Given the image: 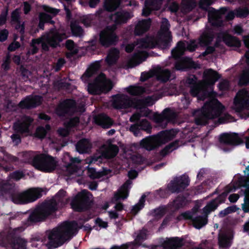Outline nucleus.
<instances>
[{"instance_id":"f257e3e1","label":"nucleus","mask_w":249,"mask_h":249,"mask_svg":"<svg viewBox=\"0 0 249 249\" xmlns=\"http://www.w3.org/2000/svg\"><path fill=\"white\" fill-rule=\"evenodd\" d=\"M77 223L66 221L53 229L48 236L49 244L53 248L62 246L67 240H70L77 231Z\"/></svg>"},{"instance_id":"f03ea898","label":"nucleus","mask_w":249,"mask_h":249,"mask_svg":"<svg viewBox=\"0 0 249 249\" xmlns=\"http://www.w3.org/2000/svg\"><path fill=\"white\" fill-rule=\"evenodd\" d=\"M58 210V203L53 198L45 200L36 207L30 213L27 223L29 225H34L45 221L50 216L55 214Z\"/></svg>"},{"instance_id":"7ed1b4c3","label":"nucleus","mask_w":249,"mask_h":249,"mask_svg":"<svg viewBox=\"0 0 249 249\" xmlns=\"http://www.w3.org/2000/svg\"><path fill=\"white\" fill-rule=\"evenodd\" d=\"M224 107L217 99L213 98L207 101L196 112L197 114L195 118V123L197 125H205L208 124L209 120L218 117Z\"/></svg>"},{"instance_id":"20e7f679","label":"nucleus","mask_w":249,"mask_h":249,"mask_svg":"<svg viewBox=\"0 0 249 249\" xmlns=\"http://www.w3.org/2000/svg\"><path fill=\"white\" fill-rule=\"evenodd\" d=\"M177 133L174 129L160 131L156 135L143 139L140 142V145L148 151L153 150L173 140Z\"/></svg>"},{"instance_id":"39448f33","label":"nucleus","mask_w":249,"mask_h":249,"mask_svg":"<svg viewBox=\"0 0 249 249\" xmlns=\"http://www.w3.org/2000/svg\"><path fill=\"white\" fill-rule=\"evenodd\" d=\"M24 156L27 158L28 162H31L38 170L50 173L56 168V161L53 157L49 155L40 154L35 156L32 152H26L24 153Z\"/></svg>"},{"instance_id":"423d86ee","label":"nucleus","mask_w":249,"mask_h":249,"mask_svg":"<svg viewBox=\"0 0 249 249\" xmlns=\"http://www.w3.org/2000/svg\"><path fill=\"white\" fill-rule=\"evenodd\" d=\"M46 189L33 188L21 193H12L11 198L15 204H26L36 201L42 196L43 193L46 194Z\"/></svg>"},{"instance_id":"0eeeda50","label":"nucleus","mask_w":249,"mask_h":249,"mask_svg":"<svg viewBox=\"0 0 249 249\" xmlns=\"http://www.w3.org/2000/svg\"><path fill=\"white\" fill-rule=\"evenodd\" d=\"M112 106L117 109H127L130 107H142L144 105V100L138 98H131L124 94H117L112 96Z\"/></svg>"},{"instance_id":"6e6552de","label":"nucleus","mask_w":249,"mask_h":249,"mask_svg":"<svg viewBox=\"0 0 249 249\" xmlns=\"http://www.w3.org/2000/svg\"><path fill=\"white\" fill-rule=\"evenodd\" d=\"M33 121L31 117L24 115L21 118L20 121L14 123L13 128L15 133L13 134L11 138L16 145H18L21 142L20 135L29 132V127Z\"/></svg>"},{"instance_id":"1a4fd4ad","label":"nucleus","mask_w":249,"mask_h":249,"mask_svg":"<svg viewBox=\"0 0 249 249\" xmlns=\"http://www.w3.org/2000/svg\"><path fill=\"white\" fill-rule=\"evenodd\" d=\"M92 194L86 190L78 193L71 200V208L75 212H82L89 210L92 204L90 196Z\"/></svg>"},{"instance_id":"9d476101","label":"nucleus","mask_w":249,"mask_h":249,"mask_svg":"<svg viewBox=\"0 0 249 249\" xmlns=\"http://www.w3.org/2000/svg\"><path fill=\"white\" fill-rule=\"evenodd\" d=\"M116 29L115 26H107L100 32L99 42L102 46L108 48L117 44L119 37L115 32Z\"/></svg>"},{"instance_id":"9b49d317","label":"nucleus","mask_w":249,"mask_h":249,"mask_svg":"<svg viewBox=\"0 0 249 249\" xmlns=\"http://www.w3.org/2000/svg\"><path fill=\"white\" fill-rule=\"evenodd\" d=\"M190 181L188 176L184 174L174 178L167 184V188L171 194H179L187 188L190 184Z\"/></svg>"},{"instance_id":"f8f14e48","label":"nucleus","mask_w":249,"mask_h":249,"mask_svg":"<svg viewBox=\"0 0 249 249\" xmlns=\"http://www.w3.org/2000/svg\"><path fill=\"white\" fill-rule=\"evenodd\" d=\"M234 109L240 113L245 109L249 110V89H240L234 98Z\"/></svg>"},{"instance_id":"ddd939ff","label":"nucleus","mask_w":249,"mask_h":249,"mask_svg":"<svg viewBox=\"0 0 249 249\" xmlns=\"http://www.w3.org/2000/svg\"><path fill=\"white\" fill-rule=\"evenodd\" d=\"M227 12L226 7H221L219 10L211 7L208 11V21L212 26L220 27L223 25L222 15H225Z\"/></svg>"},{"instance_id":"4468645a","label":"nucleus","mask_w":249,"mask_h":249,"mask_svg":"<svg viewBox=\"0 0 249 249\" xmlns=\"http://www.w3.org/2000/svg\"><path fill=\"white\" fill-rule=\"evenodd\" d=\"M232 190L229 186H226L225 190L223 193L219 195L215 198L212 199L203 208L204 213L208 214L215 210L220 204L225 202L228 194Z\"/></svg>"},{"instance_id":"2eb2a0df","label":"nucleus","mask_w":249,"mask_h":249,"mask_svg":"<svg viewBox=\"0 0 249 249\" xmlns=\"http://www.w3.org/2000/svg\"><path fill=\"white\" fill-rule=\"evenodd\" d=\"M175 118V113L170 108H165L161 114L156 113L154 115L155 123L162 128H165L168 123L174 120Z\"/></svg>"},{"instance_id":"dca6fc26","label":"nucleus","mask_w":249,"mask_h":249,"mask_svg":"<svg viewBox=\"0 0 249 249\" xmlns=\"http://www.w3.org/2000/svg\"><path fill=\"white\" fill-rule=\"evenodd\" d=\"M76 108V103L71 99H66L60 102L55 109L56 114L59 117H64L69 114Z\"/></svg>"},{"instance_id":"f3484780","label":"nucleus","mask_w":249,"mask_h":249,"mask_svg":"<svg viewBox=\"0 0 249 249\" xmlns=\"http://www.w3.org/2000/svg\"><path fill=\"white\" fill-rule=\"evenodd\" d=\"M221 144L232 146H237L243 143V140L236 133H223L219 137Z\"/></svg>"},{"instance_id":"a211bd4d","label":"nucleus","mask_w":249,"mask_h":249,"mask_svg":"<svg viewBox=\"0 0 249 249\" xmlns=\"http://www.w3.org/2000/svg\"><path fill=\"white\" fill-rule=\"evenodd\" d=\"M176 62L175 67L177 70L185 71L192 69H197L200 68L199 65L194 61L192 58L188 57L180 56L175 59Z\"/></svg>"},{"instance_id":"6ab92c4d","label":"nucleus","mask_w":249,"mask_h":249,"mask_svg":"<svg viewBox=\"0 0 249 249\" xmlns=\"http://www.w3.org/2000/svg\"><path fill=\"white\" fill-rule=\"evenodd\" d=\"M42 97L39 95L27 96L19 103V107L22 109H31L41 105Z\"/></svg>"},{"instance_id":"aec40b11","label":"nucleus","mask_w":249,"mask_h":249,"mask_svg":"<svg viewBox=\"0 0 249 249\" xmlns=\"http://www.w3.org/2000/svg\"><path fill=\"white\" fill-rule=\"evenodd\" d=\"M146 238V231L145 230H141L139 231L133 242H128L120 246L114 245L110 249H129V248L135 245L140 246Z\"/></svg>"},{"instance_id":"412c9836","label":"nucleus","mask_w":249,"mask_h":249,"mask_svg":"<svg viewBox=\"0 0 249 249\" xmlns=\"http://www.w3.org/2000/svg\"><path fill=\"white\" fill-rule=\"evenodd\" d=\"M152 126L150 123L146 119H142L138 123L131 125L129 130L133 133L135 136L141 135V131L143 130L147 133L151 132Z\"/></svg>"},{"instance_id":"4be33fe9","label":"nucleus","mask_w":249,"mask_h":249,"mask_svg":"<svg viewBox=\"0 0 249 249\" xmlns=\"http://www.w3.org/2000/svg\"><path fill=\"white\" fill-rule=\"evenodd\" d=\"M131 18L128 12L124 10L119 11L112 14L109 17L110 19L113 21L114 25L112 26L114 28L116 25H121L127 22Z\"/></svg>"},{"instance_id":"5701e85b","label":"nucleus","mask_w":249,"mask_h":249,"mask_svg":"<svg viewBox=\"0 0 249 249\" xmlns=\"http://www.w3.org/2000/svg\"><path fill=\"white\" fill-rule=\"evenodd\" d=\"M50 47L56 48L59 43L62 41V37L60 34L55 29L51 28L49 33L43 35Z\"/></svg>"},{"instance_id":"b1692460","label":"nucleus","mask_w":249,"mask_h":249,"mask_svg":"<svg viewBox=\"0 0 249 249\" xmlns=\"http://www.w3.org/2000/svg\"><path fill=\"white\" fill-rule=\"evenodd\" d=\"M215 37L213 29L207 28L198 38V44L201 47H205L212 44Z\"/></svg>"},{"instance_id":"393cba45","label":"nucleus","mask_w":249,"mask_h":249,"mask_svg":"<svg viewBox=\"0 0 249 249\" xmlns=\"http://www.w3.org/2000/svg\"><path fill=\"white\" fill-rule=\"evenodd\" d=\"M184 239L179 237L168 238L162 244V249H179L184 245Z\"/></svg>"},{"instance_id":"a878e982","label":"nucleus","mask_w":249,"mask_h":249,"mask_svg":"<svg viewBox=\"0 0 249 249\" xmlns=\"http://www.w3.org/2000/svg\"><path fill=\"white\" fill-rule=\"evenodd\" d=\"M93 121L95 124L104 128H108L113 124L111 119L104 113H101L95 116L93 118Z\"/></svg>"},{"instance_id":"bb28decb","label":"nucleus","mask_w":249,"mask_h":249,"mask_svg":"<svg viewBox=\"0 0 249 249\" xmlns=\"http://www.w3.org/2000/svg\"><path fill=\"white\" fill-rule=\"evenodd\" d=\"M152 20L150 18L144 19L138 21L134 29L136 36H141L146 32L149 29Z\"/></svg>"},{"instance_id":"cd10ccee","label":"nucleus","mask_w":249,"mask_h":249,"mask_svg":"<svg viewBox=\"0 0 249 249\" xmlns=\"http://www.w3.org/2000/svg\"><path fill=\"white\" fill-rule=\"evenodd\" d=\"M171 35H159V36L155 39V48L158 47L162 49H168L171 46Z\"/></svg>"},{"instance_id":"c85d7f7f","label":"nucleus","mask_w":249,"mask_h":249,"mask_svg":"<svg viewBox=\"0 0 249 249\" xmlns=\"http://www.w3.org/2000/svg\"><path fill=\"white\" fill-rule=\"evenodd\" d=\"M92 148V144L90 141L86 138H83L78 141L75 144L76 151L79 154L89 153Z\"/></svg>"},{"instance_id":"c756f323","label":"nucleus","mask_w":249,"mask_h":249,"mask_svg":"<svg viewBox=\"0 0 249 249\" xmlns=\"http://www.w3.org/2000/svg\"><path fill=\"white\" fill-rule=\"evenodd\" d=\"M132 183V182L130 179H128L123 184L120 189L119 192L114 194V198L116 201L121 199H126L128 196L129 189Z\"/></svg>"},{"instance_id":"7c9ffc66","label":"nucleus","mask_w":249,"mask_h":249,"mask_svg":"<svg viewBox=\"0 0 249 249\" xmlns=\"http://www.w3.org/2000/svg\"><path fill=\"white\" fill-rule=\"evenodd\" d=\"M120 57V51L116 48H112L108 51L105 62L110 66L116 64Z\"/></svg>"},{"instance_id":"2f4dec72","label":"nucleus","mask_w":249,"mask_h":249,"mask_svg":"<svg viewBox=\"0 0 249 249\" xmlns=\"http://www.w3.org/2000/svg\"><path fill=\"white\" fill-rule=\"evenodd\" d=\"M103 76V75H98L92 83L88 84V90L90 94L97 95L102 93L100 79Z\"/></svg>"},{"instance_id":"473e14b6","label":"nucleus","mask_w":249,"mask_h":249,"mask_svg":"<svg viewBox=\"0 0 249 249\" xmlns=\"http://www.w3.org/2000/svg\"><path fill=\"white\" fill-rule=\"evenodd\" d=\"M188 203L187 197L183 195H178L176 198L170 204L171 208L178 210L184 207Z\"/></svg>"},{"instance_id":"72a5a7b5","label":"nucleus","mask_w":249,"mask_h":249,"mask_svg":"<svg viewBox=\"0 0 249 249\" xmlns=\"http://www.w3.org/2000/svg\"><path fill=\"white\" fill-rule=\"evenodd\" d=\"M223 41L228 46L239 47L241 46V41L237 37L228 34H225L222 36Z\"/></svg>"},{"instance_id":"f704fd0d","label":"nucleus","mask_w":249,"mask_h":249,"mask_svg":"<svg viewBox=\"0 0 249 249\" xmlns=\"http://www.w3.org/2000/svg\"><path fill=\"white\" fill-rule=\"evenodd\" d=\"M99 75H103L100 79L102 93H107L112 89L113 83L111 80H107L106 76L104 73L101 72Z\"/></svg>"},{"instance_id":"c9c22d12","label":"nucleus","mask_w":249,"mask_h":249,"mask_svg":"<svg viewBox=\"0 0 249 249\" xmlns=\"http://www.w3.org/2000/svg\"><path fill=\"white\" fill-rule=\"evenodd\" d=\"M154 75L157 77L158 80L163 82H166L169 80L171 73L168 69L162 70L161 68H159L154 71Z\"/></svg>"},{"instance_id":"e433bc0d","label":"nucleus","mask_w":249,"mask_h":249,"mask_svg":"<svg viewBox=\"0 0 249 249\" xmlns=\"http://www.w3.org/2000/svg\"><path fill=\"white\" fill-rule=\"evenodd\" d=\"M185 51H186L185 43L182 41H179L178 42L176 47L172 50L171 55L174 59L178 58L183 55Z\"/></svg>"},{"instance_id":"4c0bfd02","label":"nucleus","mask_w":249,"mask_h":249,"mask_svg":"<svg viewBox=\"0 0 249 249\" xmlns=\"http://www.w3.org/2000/svg\"><path fill=\"white\" fill-rule=\"evenodd\" d=\"M119 152V148L115 144H111L102 152V155L107 159H111L115 157Z\"/></svg>"},{"instance_id":"58836bf2","label":"nucleus","mask_w":249,"mask_h":249,"mask_svg":"<svg viewBox=\"0 0 249 249\" xmlns=\"http://www.w3.org/2000/svg\"><path fill=\"white\" fill-rule=\"evenodd\" d=\"M138 44L143 49H153L155 48V39L153 37L147 36L140 39Z\"/></svg>"},{"instance_id":"ea45409f","label":"nucleus","mask_w":249,"mask_h":249,"mask_svg":"<svg viewBox=\"0 0 249 249\" xmlns=\"http://www.w3.org/2000/svg\"><path fill=\"white\" fill-rule=\"evenodd\" d=\"M101 67L100 62L96 61L91 64L84 73L83 76L89 78L96 74Z\"/></svg>"},{"instance_id":"a19ab883","label":"nucleus","mask_w":249,"mask_h":249,"mask_svg":"<svg viewBox=\"0 0 249 249\" xmlns=\"http://www.w3.org/2000/svg\"><path fill=\"white\" fill-rule=\"evenodd\" d=\"M203 75L205 79L211 84L215 83L220 78L219 73L211 69L204 71Z\"/></svg>"},{"instance_id":"79ce46f5","label":"nucleus","mask_w":249,"mask_h":249,"mask_svg":"<svg viewBox=\"0 0 249 249\" xmlns=\"http://www.w3.org/2000/svg\"><path fill=\"white\" fill-rule=\"evenodd\" d=\"M126 91L132 96H140L145 92L142 86L132 85L126 88Z\"/></svg>"},{"instance_id":"37998d69","label":"nucleus","mask_w":249,"mask_h":249,"mask_svg":"<svg viewBox=\"0 0 249 249\" xmlns=\"http://www.w3.org/2000/svg\"><path fill=\"white\" fill-rule=\"evenodd\" d=\"M70 28L73 36L81 37L83 36L84 30L76 21H72L71 22Z\"/></svg>"},{"instance_id":"c03bdc74","label":"nucleus","mask_w":249,"mask_h":249,"mask_svg":"<svg viewBox=\"0 0 249 249\" xmlns=\"http://www.w3.org/2000/svg\"><path fill=\"white\" fill-rule=\"evenodd\" d=\"M178 141L177 140L175 141L166 145L164 148L161 150L160 152V155L161 157H164L173 150L178 148Z\"/></svg>"},{"instance_id":"a18cd8bd","label":"nucleus","mask_w":249,"mask_h":249,"mask_svg":"<svg viewBox=\"0 0 249 249\" xmlns=\"http://www.w3.org/2000/svg\"><path fill=\"white\" fill-rule=\"evenodd\" d=\"M192 222L195 228L200 229L207 224L208 219L207 216L199 215L194 217Z\"/></svg>"},{"instance_id":"49530a36","label":"nucleus","mask_w":249,"mask_h":249,"mask_svg":"<svg viewBox=\"0 0 249 249\" xmlns=\"http://www.w3.org/2000/svg\"><path fill=\"white\" fill-rule=\"evenodd\" d=\"M138 100H144V105L142 107H136V109L143 108V110L142 111V112H144L143 115L146 117L148 116L150 111L148 108H146V107L152 105L154 104V101L153 99L151 97L148 96L145 99H138Z\"/></svg>"},{"instance_id":"de8ad7c7","label":"nucleus","mask_w":249,"mask_h":249,"mask_svg":"<svg viewBox=\"0 0 249 249\" xmlns=\"http://www.w3.org/2000/svg\"><path fill=\"white\" fill-rule=\"evenodd\" d=\"M41 43L40 39H33L30 44L31 48L28 51V53L32 55L37 53L39 51V47H37V45H40Z\"/></svg>"},{"instance_id":"09e8293b","label":"nucleus","mask_w":249,"mask_h":249,"mask_svg":"<svg viewBox=\"0 0 249 249\" xmlns=\"http://www.w3.org/2000/svg\"><path fill=\"white\" fill-rule=\"evenodd\" d=\"M181 4L183 9L188 12L192 11L196 6L195 0H182Z\"/></svg>"},{"instance_id":"8fccbe9b","label":"nucleus","mask_w":249,"mask_h":249,"mask_svg":"<svg viewBox=\"0 0 249 249\" xmlns=\"http://www.w3.org/2000/svg\"><path fill=\"white\" fill-rule=\"evenodd\" d=\"M119 6V3L114 0H106L104 3V9L108 12L115 11Z\"/></svg>"},{"instance_id":"3c124183","label":"nucleus","mask_w":249,"mask_h":249,"mask_svg":"<svg viewBox=\"0 0 249 249\" xmlns=\"http://www.w3.org/2000/svg\"><path fill=\"white\" fill-rule=\"evenodd\" d=\"M218 245L221 248H228L231 246L228 236L224 233L220 234L218 236Z\"/></svg>"},{"instance_id":"603ef678","label":"nucleus","mask_w":249,"mask_h":249,"mask_svg":"<svg viewBox=\"0 0 249 249\" xmlns=\"http://www.w3.org/2000/svg\"><path fill=\"white\" fill-rule=\"evenodd\" d=\"M170 27V24L168 20L166 18H163L160 25V35H164L166 33L171 35V32H169Z\"/></svg>"},{"instance_id":"864d4df0","label":"nucleus","mask_w":249,"mask_h":249,"mask_svg":"<svg viewBox=\"0 0 249 249\" xmlns=\"http://www.w3.org/2000/svg\"><path fill=\"white\" fill-rule=\"evenodd\" d=\"M13 245L15 249H26L27 241L18 237L14 239Z\"/></svg>"},{"instance_id":"5fc2aeb1","label":"nucleus","mask_w":249,"mask_h":249,"mask_svg":"<svg viewBox=\"0 0 249 249\" xmlns=\"http://www.w3.org/2000/svg\"><path fill=\"white\" fill-rule=\"evenodd\" d=\"M238 210V208L236 205H232L221 211L218 213V216L219 217L223 218L229 214L236 212Z\"/></svg>"},{"instance_id":"6e6d98bb","label":"nucleus","mask_w":249,"mask_h":249,"mask_svg":"<svg viewBox=\"0 0 249 249\" xmlns=\"http://www.w3.org/2000/svg\"><path fill=\"white\" fill-rule=\"evenodd\" d=\"M249 83V70L243 71L240 75L238 84L240 86H247Z\"/></svg>"},{"instance_id":"4d7b16f0","label":"nucleus","mask_w":249,"mask_h":249,"mask_svg":"<svg viewBox=\"0 0 249 249\" xmlns=\"http://www.w3.org/2000/svg\"><path fill=\"white\" fill-rule=\"evenodd\" d=\"M235 11L236 16L237 18H245L249 15V10L247 7L238 8Z\"/></svg>"},{"instance_id":"13d9d810","label":"nucleus","mask_w":249,"mask_h":249,"mask_svg":"<svg viewBox=\"0 0 249 249\" xmlns=\"http://www.w3.org/2000/svg\"><path fill=\"white\" fill-rule=\"evenodd\" d=\"M80 123L79 118L78 117H74L71 118L69 121L65 123L66 128L71 129L77 126Z\"/></svg>"},{"instance_id":"bf43d9fd","label":"nucleus","mask_w":249,"mask_h":249,"mask_svg":"<svg viewBox=\"0 0 249 249\" xmlns=\"http://www.w3.org/2000/svg\"><path fill=\"white\" fill-rule=\"evenodd\" d=\"M88 174L91 179H98L101 178L103 174L101 172H97L94 168H89L88 169Z\"/></svg>"},{"instance_id":"052dcab7","label":"nucleus","mask_w":249,"mask_h":249,"mask_svg":"<svg viewBox=\"0 0 249 249\" xmlns=\"http://www.w3.org/2000/svg\"><path fill=\"white\" fill-rule=\"evenodd\" d=\"M170 191L166 189H163L160 188L157 190L155 192V195L157 197H159L160 198H165L168 197L170 195Z\"/></svg>"},{"instance_id":"680f3d73","label":"nucleus","mask_w":249,"mask_h":249,"mask_svg":"<svg viewBox=\"0 0 249 249\" xmlns=\"http://www.w3.org/2000/svg\"><path fill=\"white\" fill-rule=\"evenodd\" d=\"M213 3V0H200L199 3V6L200 9L209 11V7Z\"/></svg>"},{"instance_id":"e2e57ef3","label":"nucleus","mask_w":249,"mask_h":249,"mask_svg":"<svg viewBox=\"0 0 249 249\" xmlns=\"http://www.w3.org/2000/svg\"><path fill=\"white\" fill-rule=\"evenodd\" d=\"M81 162V160L77 158H71L70 159V163H69L67 166V168L68 170L72 169L71 171L75 172L76 171V167L75 165V163H79Z\"/></svg>"},{"instance_id":"0e129e2a","label":"nucleus","mask_w":249,"mask_h":249,"mask_svg":"<svg viewBox=\"0 0 249 249\" xmlns=\"http://www.w3.org/2000/svg\"><path fill=\"white\" fill-rule=\"evenodd\" d=\"M201 88L198 84H196L193 86L190 87V93L193 97H197L199 93H200Z\"/></svg>"},{"instance_id":"69168bd1","label":"nucleus","mask_w":249,"mask_h":249,"mask_svg":"<svg viewBox=\"0 0 249 249\" xmlns=\"http://www.w3.org/2000/svg\"><path fill=\"white\" fill-rule=\"evenodd\" d=\"M240 185L246 188H249V174L247 176L242 177L239 178Z\"/></svg>"},{"instance_id":"338daca9","label":"nucleus","mask_w":249,"mask_h":249,"mask_svg":"<svg viewBox=\"0 0 249 249\" xmlns=\"http://www.w3.org/2000/svg\"><path fill=\"white\" fill-rule=\"evenodd\" d=\"M36 136L40 139L44 138L47 135L46 129L43 126H38L36 132Z\"/></svg>"},{"instance_id":"774afa93","label":"nucleus","mask_w":249,"mask_h":249,"mask_svg":"<svg viewBox=\"0 0 249 249\" xmlns=\"http://www.w3.org/2000/svg\"><path fill=\"white\" fill-rule=\"evenodd\" d=\"M24 174L22 171L16 170L10 174L11 178L18 181L24 177Z\"/></svg>"}]
</instances>
